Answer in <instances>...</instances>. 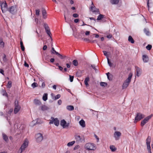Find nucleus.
<instances>
[{
  "label": "nucleus",
  "instance_id": "0e129e2a",
  "mask_svg": "<svg viewBox=\"0 0 153 153\" xmlns=\"http://www.w3.org/2000/svg\"><path fill=\"white\" fill-rule=\"evenodd\" d=\"M112 37V36L111 34H109L107 36V37L108 38H111Z\"/></svg>",
  "mask_w": 153,
  "mask_h": 153
},
{
  "label": "nucleus",
  "instance_id": "4be33fe9",
  "mask_svg": "<svg viewBox=\"0 0 153 153\" xmlns=\"http://www.w3.org/2000/svg\"><path fill=\"white\" fill-rule=\"evenodd\" d=\"M89 78L88 76L84 80L85 83L87 86L88 85V82H89Z\"/></svg>",
  "mask_w": 153,
  "mask_h": 153
},
{
  "label": "nucleus",
  "instance_id": "39448f33",
  "mask_svg": "<svg viewBox=\"0 0 153 153\" xmlns=\"http://www.w3.org/2000/svg\"><path fill=\"white\" fill-rule=\"evenodd\" d=\"M14 107V112L15 114H16L19 111L21 108V106L19 105V102L17 100H15Z\"/></svg>",
  "mask_w": 153,
  "mask_h": 153
},
{
  "label": "nucleus",
  "instance_id": "c756f323",
  "mask_svg": "<svg viewBox=\"0 0 153 153\" xmlns=\"http://www.w3.org/2000/svg\"><path fill=\"white\" fill-rule=\"evenodd\" d=\"M144 33H146V34L147 36H149L150 34V33L149 32V30L148 29L145 28L144 30Z\"/></svg>",
  "mask_w": 153,
  "mask_h": 153
},
{
  "label": "nucleus",
  "instance_id": "c9c22d12",
  "mask_svg": "<svg viewBox=\"0 0 153 153\" xmlns=\"http://www.w3.org/2000/svg\"><path fill=\"white\" fill-rule=\"evenodd\" d=\"M100 85L101 86L105 87L107 86V84L105 82H101L100 83Z\"/></svg>",
  "mask_w": 153,
  "mask_h": 153
},
{
  "label": "nucleus",
  "instance_id": "052dcab7",
  "mask_svg": "<svg viewBox=\"0 0 153 153\" xmlns=\"http://www.w3.org/2000/svg\"><path fill=\"white\" fill-rule=\"evenodd\" d=\"M62 103V101L61 100H59L58 101V104L59 105H60Z\"/></svg>",
  "mask_w": 153,
  "mask_h": 153
},
{
  "label": "nucleus",
  "instance_id": "58836bf2",
  "mask_svg": "<svg viewBox=\"0 0 153 153\" xmlns=\"http://www.w3.org/2000/svg\"><path fill=\"white\" fill-rule=\"evenodd\" d=\"M57 55H58L60 58L61 59H63L65 58L66 57V56H62V55L60 54L59 53H58V54H57Z\"/></svg>",
  "mask_w": 153,
  "mask_h": 153
},
{
  "label": "nucleus",
  "instance_id": "a19ab883",
  "mask_svg": "<svg viewBox=\"0 0 153 153\" xmlns=\"http://www.w3.org/2000/svg\"><path fill=\"white\" fill-rule=\"evenodd\" d=\"M146 48L148 50H150L152 48V46L151 45H148L146 47Z\"/></svg>",
  "mask_w": 153,
  "mask_h": 153
},
{
  "label": "nucleus",
  "instance_id": "ea45409f",
  "mask_svg": "<svg viewBox=\"0 0 153 153\" xmlns=\"http://www.w3.org/2000/svg\"><path fill=\"white\" fill-rule=\"evenodd\" d=\"M110 74L109 73V72L108 73L106 74L107 76V78L108 79L110 80H112V77L111 76H109V74Z\"/></svg>",
  "mask_w": 153,
  "mask_h": 153
},
{
  "label": "nucleus",
  "instance_id": "bb28decb",
  "mask_svg": "<svg viewBox=\"0 0 153 153\" xmlns=\"http://www.w3.org/2000/svg\"><path fill=\"white\" fill-rule=\"evenodd\" d=\"M110 148L112 152H115L117 149V148L113 145L110 146Z\"/></svg>",
  "mask_w": 153,
  "mask_h": 153
},
{
  "label": "nucleus",
  "instance_id": "412c9836",
  "mask_svg": "<svg viewBox=\"0 0 153 153\" xmlns=\"http://www.w3.org/2000/svg\"><path fill=\"white\" fill-rule=\"evenodd\" d=\"M92 6L90 8L91 10L93 12H97V11L95 10L96 8L94 6L93 3L92 2Z\"/></svg>",
  "mask_w": 153,
  "mask_h": 153
},
{
  "label": "nucleus",
  "instance_id": "1a4fd4ad",
  "mask_svg": "<svg viewBox=\"0 0 153 153\" xmlns=\"http://www.w3.org/2000/svg\"><path fill=\"white\" fill-rule=\"evenodd\" d=\"M51 120H50L49 124H51L53 123L56 126H58L59 124V121L57 118H54L52 117H51Z\"/></svg>",
  "mask_w": 153,
  "mask_h": 153
},
{
  "label": "nucleus",
  "instance_id": "3c124183",
  "mask_svg": "<svg viewBox=\"0 0 153 153\" xmlns=\"http://www.w3.org/2000/svg\"><path fill=\"white\" fill-rule=\"evenodd\" d=\"M3 95L4 96H5L7 97H8V94L6 92V91H5L3 90Z\"/></svg>",
  "mask_w": 153,
  "mask_h": 153
},
{
  "label": "nucleus",
  "instance_id": "9d476101",
  "mask_svg": "<svg viewBox=\"0 0 153 153\" xmlns=\"http://www.w3.org/2000/svg\"><path fill=\"white\" fill-rule=\"evenodd\" d=\"M44 27L47 34L50 36L51 40H52V39L51 37L52 35L50 31V29H49L48 25L46 24H44Z\"/></svg>",
  "mask_w": 153,
  "mask_h": 153
},
{
  "label": "nucleus",
  "instance_id": "f704fd0d",
  "mask_svg": "<svg viewBox=\"0 0 153 153\" xmlns=\"http://www.w3.org/2000/svg\"><path fill=\"white\" fill-rule=\"evenodd\" d=\"M51 53H52L53 54H55L57 55V54H58V53L54 49V48L53 47L51 49Z\"/></svg>",
  "mask_w": 153,
  "mask_h": 153
},
{
  "label": "nucleus",
  "instance_id": "2eb2a0df",
  "mask_svg": "<svg viewBox=\"0 0 153 153\" xmlns=\"http://www.w3.org/2000/svg\"><path fill=\"white\" fill-rule=\"evenodd\" d=\"M135 68L136 69V75L138 76H139L141 73V69L140 68L138 67L137 66H135Z\"/></svg>",
  "mask_w": 153,
  "mask_h": 153
},
{
  "label": "nucleus",
  "instance_id": "de8ad7c7",
  "mask_svg": "<svg viewBox=\"0 0 153 153\" xmlns=\"http://www.w3.org/2000/svg\"><path fill=\"white\" fill-rule=\"evenodd\" d=\"M13 108H10L9 111L7 113L8 114H10L11 113L13 112Z\"/></svg>",
  "mask_w": 153,
  "mask_h": 153
},
{
  "label": "nucleus",
  "instance_id": "79ce46f5",
  "mask_svg": "<svg viewBox=\"0 0 153 153\" xmlns=\"http://www.w3.org/2000/svg\"><path fill=\"white\" fill-rule=\"evenodd\" d=\"M103 53L104 55L107 57V58H108V52L105 51H103Z\"/></svg>",
  "mask_w": 153,
  "mask_h": 153
},
{
  "label": "nucleus",
  "instance_id": "f8f14e48",
  "mask_svg": "<svg viewBox=\"0 0 153 153\" xmlns=\"http://www.w3.org/2000/svg\"><path fill=\"white\" fill-rule=\"evenodd\" d=\"M121 133L119 131H116L114 134V137L116 140H118L121 135Z\"/></svg>",
  "mask_w": 153,
  "mask_h": 153
},
{
  "label": "nucleus",
  "instance_id": "f3484780",
  "mask_svg": "<svg viewBox=\"0 0 153 153\" xmlns=\"http://www.w3.org/2000/svg\"><path fill=\"white\" fill-rule=\"evenodd\" d=\"M80 125L83 128L85 126V122L83 120H81L79 122Z\"/></svg>",
  "mask_w": 153,
  "mask_h": 153
},
{
  "label": "nucleus",
  "instance_id": "864d4df0",
  "mask_svg": "<svg viewBox=\"0 0 153 153\" xmlns=\"http://www.w3.org/2000/svg\"><path fill=\"white\" fill-rule=\"evenodd\" d=\"M79 148V145H76L74 147V150L78 149Z\"/></svg>",
  "mask_w": 153,
  "mask_h": 153
},
{
  "label": "nucleus",
  "instance_id": "2f4dec72",
  "mask_svg": "<svg viewBox=\"0 0 153 153\" xmlns=\"http://www.w3.org/2000/svg\"><path fill=\"white\" fill-rule=\"evenodd\" d=\"M12 86V82L11 81H9L7 85V88H10Z\"/></svg>",
  "mask_w": 153,
  "mask_h": 153
},
{
  "label": "nucleus",
  "instance_id": "dca6fc26",
  "mask_svg": "<svg viewBox=\"0 0 153 153\" xmlns=\"http://www.w3.org/2000/svg\"><path fill=\"white\" fill-rule=\"evenodd\" d=\"M151 141V137L149 136L146 139V145L147 146H148L149 148L150 146V143Z\"/></svg>",
  "mask_w": 153,
  "mask_h": 153
},
{
  "label": "nucleus",
  "instance_id": "13d9d810",
  "mask_svg": "<svg viewBox=\"0 0 153 153\" xmlns=\"http://www.w3.org/2000/svg\"><path fill=\"white\" fill-rule=\"evenodd\" d=\"M45 86V84L44 82H42L41 86L42 88H44Z\"/></svg>",
  "mask_w": 153,
  "mask_h": 153
},
{
  "label": "nucleus",
  "instance_id": "338daca9",
  "mask_svg": "<svg viewBox=\"0 0 153 153\" xmlns=\"http://www.w3.org/2000/svg\"><path fill=\"white\" fill-rule=\"evenodd\" d=\"M79 21V19H75L74 20V22L76 23H77Z\"/></svg>",
  "mask_w": 153,
  "mask_h": 153
},
{
  "label": "nucleus",
  "instance_id": "423d86ee",
  "mask_svg": "<svg viewBox=\"0 0 153 153\" xmlns=\"http://www.w3.org/2000/svg\"><path fill=\"white\" fill-rule=\"evenodd\" d=\"M7 10L11 14L14 15L16 13L17 9L16 6H13L9 7Z\"/></svg>",
  "mask_w": 153,
  "mask_h": 153
},
{
  "label": "nucleus",
  "instance_id": "603ef678",
  "mask_svg": "<svg viewBox=\"0 0 153 153\" xmlns=\"http://www.w3.org/2000/svg\"><path fill=\"white\" fill-rule=\"evenodd\" d=\"M3 95L4 96H5L7 97H8V94L6 92V91H5L3 90Z\"/></svg>",
  "mask_w": 153,
  "mask_h": 153
},
{
  "label": "nucleus",
  "instance_id": "bf43d9fd",
  "mask_svg": "<svg viewBox=\"0 0 153 153\" xmlns=\"http://www.w3.org/2000/svg\"><path fill=\"white\" fill-rule=\"evenodd\" d=\"M24 66L25 67H29V65L27 64L26 61L25 62Z\"/></svg>",
  "mask_w": 153,
  "mask_h": 153
},
{
  "label": "nucleus",
  "instance_id": "4c0bfd02",
  "mask_svg": "<svg viewBox=\"0 0 153 153\" xmlns=\"http://www.w3.org/2000/svg\"><path fill=\"white\" fill-rule=\"evenodd\" d=\"M37 86H38L36 82H33L31 85V86L33 88H35L37 87Z\"/></svg>",
  "mask_w": 153,
  "mask_h": 153
},
{
  "label": "nucleus",
  "instance_id": "774afa93",
  "mask_svg": "<svg viewBox=\"0 0 153 153\" xmlns=\"http://www.w3.org/2000/svg\"><path fill=\"white\" fill-rule=\"evenodd\" d=\"M47 48V46L46 45H44L43 47V49L44 50H45Z\"/></svg>",
  "mask_w": 153,
  "mask_h": 153
},
{
  "label": "nucleus",
  "instance_id": "680f3d73",
  "mask_svg": "<svg viewBox=\"0 0 153 153\" xmlns=\"http://www.w3.org/2000/svg\"><path fill=\"white\" fill-rule=\"evenodd\" d=\"M71 64V63H70V64L67 63L66 64V66H67V68H70V67H71L70 64Z\"/></svg>",
  "mask_w": 153,
  "mask_h": 153
},
{
  "label": "nucleus",
  "instance_id": "49530a36",
  "mask_svg": "<svg viewBox=\"0 0 153 153\" xmlns=\"http://www.w3.org/2000/svg\"><path fill=\"white\" fill-rule=\"evenodd\" d=\"M40 10L39 9L36 10V14L37 16L39 15Z\"/></svg>",
  "mask_w": 153,
  "mask_h": 153
},
{
  "label": "nucleus",
  "instance_id": "e433bc0d",
  "mask_svg": "<svg viewBox=\"0 0 153 153\" xmlns=\"http://www.w3.org/2000/svg\"><path fill=\"white\" fill-rule=\"evenodd\" d=\"M72 63L75 66H76L78 65L77 61L76 59L74 60L73 61Z\"/></svg>",
  "mask_w": 153,
  "mask_h": 153
},
{
  "label": "nucleus",
  "instance_id": "a18cd8bd",
  "mask_svg": "<svg viewBox=\"0 0 153 153\" xmlns=\"http://www.w3.org/2000/svg\"><path fill=\"white\" fill-rule=\"evenodd\" d=\"M70 80L71 82H72L73 81L74 76L71 75H69Z\"/></svg>",
  "mask_w": 153,
  "mask_h": 153
},
{
  "label": "nucleus",
  "instance_id": "f257e3e1",
  "mask_svg": "<svg viewBox=\"0 0 153 153\" xmlns=\"http://www.w3.org/2000/svg\"><path fill=\"white\" fill-rule=\"evenodd\" d=\"M75 139L77 143H84L85 142V137L82 135L76 134L74 135Z\"/></svg>",
  "mask_w": 153,
  "mask_h": 153
},
{
  "label": "nucleus",
  "instance_id": "69168bd1",
  "mask_svg": "<svg viewBox=\"0 0 153 153\" xmlns=\"http://www.w3.org/2000/svg\"><path fill=\"white\" fill-rule=\"evenodd\" d=\"M55 59L54 58H51L50 59V62L52 63H53L54 62Z\"/></svg>",
  "mask_w": 153,
  "mask_h": 153
},
{
  "label": "nucleus",
  "instance_id": "f03ea898",
  "mask_svg": "<svg viewBox=\"0 0 153 153\" xmlns=\"http://www.w3.org/2000/svg\"><path fill=\"white\" fill-rule=\"evenodd\" d=\"M85 148L87 150H95L97 149L96 145L92 143H88L85 145Z\"/></svg>",
  "mask_w": 153,
  "mask_h": 153
},
{
  "label": "nucleus",
  "instance_id": "393cba45",
  "mask_svg": "<svg viewBox=\"0 0 153 153\" xmlns=\"http://www.w3.org/2000/svg\"><path fill=\"white\" fill-rule=\"evenodd\" d=\"M34 102L35 104L37 105H40L41 104V101L38 100H34Z\"/></svg>",
  "mask_w": 153,
  "mask_h": 153
},
{
  "label": "nucleus",
  "instance_id": "7ed1b4c3",
  "mask_svg": "<svg viewBox=\"0 0 153 153\" xmlns=\"http://www.w3.org/2000/svg\"><path fill=\"white\" fill-rule=\"evenodd\" d=\"M132 76V74L130 73L129 74L128 77L126 80L123 84L122 87L123 89H125L128 86L129 84L131 81Z\"/></svg>",
  "mask_w": 153,
  "mask_h": 153
},
{
  "label": "nucleus",
  "instance_id": "20e7f679",
  "mask_svg": "<svg viewBox=\"0 0 153 153\" xmlns=\"http://www.w3.org/2000/svg\"><path fill=\"white\" fill-rule=\"evenodd\" d=\"M28 141L27 139H25L23 142V144L21 146V147L18 151V153H22V152L25 150L28 146Z\"/></svg>",
  "mask_w": 153,
  "mask_h": 153
},
{
  "label": "nucleus",
  "instance_id": "5701e85b",
  "mask_svg": "<svg viewBox=\"0 0 153 153\" xmlns=\"http://www.w3.org/2000/svg\"><path fill=\"white\" fill-rule=\"evenodd\" d=\"M128 40L129 42H130L132 44H133L134 42V40L131 36H128Z\"/></svg>",
  "mask_w": 153,
  "mask_h": 153
},
{
  "label": "nucleus",
  "instance_id": "0eeeda50",
  "mask_svg": "<svg viewBox=\"0 0 153 153\" xmlns=\"http://www.w3.org/2000/svg\"><path fill=\"white\" fill-rule=\"evenodd\" d=\"M145 117V116L144 114H141L140 113H137L136 116L135 118V122H137L140 120Z\"/></svg>",
  "mask_w": 153,
  "mask_h": 153
},
{
  "label": "nucleus",
  "instance_id": "4468645a",
  "mask_svg": "<svg viewBox=\"0 0 153 153\" xmlns=\"http://www.w3.org/2000/svg\"><path fill=\"white\" fill-rule=\"evenodd\" d=\"M60 125L63 128H65L66 127L69 126V123L67 124L66 121L64 120H62L61 121Z\"/></svg>",
  "mask_w": 153,
  "mask_h": 153
},
{
  "label": "nucleus",
  "instance_id": "a211bd4d",
  "mask_svg": "<svg viewBox=\"0 0 153 153\" xmlns=\"http://www.w3.org/2000/svg\"><path fill=\"white\" fill-rule=\"evenodd\" d=\"M144 62H147L149 60V58L148 56L146 55H144L142 56Z\"/></svg>",
  "mask_w": 153,
  "mask_h": 153
},
{
  "label": "nucleus",
  "instance_id": "72a5a7b5",
  "mask_svg": "<svg viewBox=\"0 0 153 153\" xmlns=\"http://www.w3.org/2000/svg\"><path fill=\"white\" fill-rule=\"evenodd\" d=\"M104 16L103 15L100 14L98 16L97 19L98 20H100L103 18Z\"/></svg>",
  "mask_w": 153,
  "mask_h": 153
},
{
  "label": "nucleus",
  "instance_id": "6ab92c4d",
  "mask_svg": "<svg viewBox=\"0 0 153 153\" xmlns=\"http://www.w3.org/2000/svg\"><path fill=\"white\" fill-rule=\"evenodd\" d=\"M41 109L42 111H44L48 110L49 108L45 105H42L41 106Z\"/></svg>",
  "mask_w": 153,
  "mask_h": 153
},
{
  "label": "nucleus",
  "instance_id": "6e6d98bb",
  "mask_svg": "<svg viewBox=\"0 0 153 153\" xmlns=\"http://www.w3.org/2000/svg\"><path fill=\"white\" fill-rule=\"evenodd\" d=\"M147 149L148 150L149 153H152L151 152V147L149 146V148L148 146H147Z\"/></svg>",
  "mask_w": 153,
  "mask_h": 153
},
{
  "label": "nucleus",
  "instance_id": "a878e982",
  "mask_svg": "<svg viewBox=\"0 0 153 153\" xmlns=\"http://www.w3.org/2000/svg\"><path fill=\"white\" fill-rule=\"evenodd\" d=\"M67 109L69 111H72L74 109V107L72 105H69L67 106Z\"/></svg>",
  "mask_w": 153,
  "mask_h": 153
},
{
  "label": "nucleus",
  "instance_id": "b1692460",
  "mask_svg": "<svg viewBox=\"0 0 153 153\" xmlns=\"http://www.w3.org/2000/svg\"><path fill=\"white\" fill-rule=\"evenodd\" d=\"M119 1V0H111L110 2L113 4H117Z\"/></svg>",
  "mask_w": 153,
  "mask_h": 153
},
{
  "label": "nucleus",
  "instance_id": "aec40b11",
  "mask_svg": "<svg viewBox=\"0 0 153 153\" xmlns=\"http://www.w3.org/2000/svg\"><path fill=\"white\" fill-rule=\"evenodd\" d=\"M42 13L43 18L44 19H45L47 18V13L46 10L44 9H42Z\"/></svg>",
  "mask_w": 153,
  "mask_h": 153
},
{
  "label": "nucleus",
  "instance_id": "4d7b16f0",
  "mask_svg": "<svg viewBox=\"0 0 153 153\" xmlns=\"http://www.w3.org/2000/svg\"><path fill=\"white\" fill-rule=\"evenodd\" d=\"M0 73L3 75H4V71L1 69H0Z\"/></svg>",
  "mask_w": 153,
  "mask_h": 153
},
{
  "label": "nucleus",
  "instance_id": "e2e57ef3",
  "mask_svg": "<svg viewBox=\"0 0 153 153\" xmlns=\"http://www.w3.org/2000/svg\"><path fill=\"white\" fill-rule=\"evenodd\" d=\"M58 67L59 68V69L61 71H63V68L61 66H58Z\"/></svg>",
  "mask_w": 153,
  "mask_h": 153
},
{
  "label": "nucleus",
  "instance_id": "9b49d317",
  "mask_svg": "<svg viewBox=\"0 0 153 153\" xmlns=\"http://www.w3.org/2000/svg\"><path fill=\"white\" fill-rule=\"evenodd\" d=\"M35 138L36 139L37 142H41L43 139V137L42 134L38 133L35 135Z\"/></svg>",
  "mask_w": 153,
  "mask_h": 153
},
{
  "label": "nucleus",
  "instance_id": "c85d7f7f",
  "mask_svg": "<svg viewBox=\"0 0 153 153\" xmlns=\"http://www.w3.org/2000/svg\"><path fill=\"white\" fill-rule=\"evenodd\" d=\"M48 99V94L47 93L44 94L42 97V99L44 101H46Z\"/></svg>",
  "mask_w": 153,
  "mask_h": 153
},
{
  "label": "nucleus",
  "instance_id": "473e14b6",
  "mask_svg": "<svg viewBox=\"0 0 153 153\" xmlns=\"http://www.w3.org/2000/svg\"><path fill=\"white\" fill-rule=\"evenodd\" d=\"M75 141H73L68 143L67 144V146H73L75 143Z\"/></svg>",
  "mask_w": 153,
  "mask_h": 153
},
{
  "label": "nucleus",
  "instance_id": "37998d69",
  "mask_svg": "<svg viewBox=\"0 0 153 153\" xmlns=\"http://www.w3.org/2000/svg\"><path fill=\"white\" fill-rule=\"evenodd\" d=\"M107 60H108V63L109 65L111 67L112 65V64L111 63V62L110 61V60L108 58H107Z\"/></svg>",
  "mask_w": 153,
  "mask_h": 153
},
{
  "label": "nucleus",
  "instance_id": "09e8293b",
  "mask_svg": "<svg viewBox=\"0 0 153 153\" xmlns=\"http://www.w3.org/2000/svg\"><path fill=\"white\" fill-rule=\"evenodd\" d=\"M0 45L2 48H4V42H0Z\"/></svg>",
  "mask_w": 153,
  "mask_h": 153
},
{
  "label": "nucleus",
  "instance_id": "ddd939ff",
  "mask_svg": "<svg viewBox=\"0 0 153 153\" xmlns=\"http://www.w3.org/2000/svg\"><path fill=\"white\" fill-rule=\"evenodd\" d=\"M150 118L149 116L147 117L142 121L140 125L141 126H143L148 122Z\"/></svg>",
  "mask_w": 153,
  "mask_h": 153
},
{
  "label": "nucleus",
  "instance_id": "cd10ccee",
  "mask_svg": "<svg viewBox=\"0 0 153 153\" xmlns=\"http://www.w3.org/2000/svg\"><path fill=\"white\" fill-rule=\"evenodd\" d=\"M20 44L22 50L23 51H24L25 50V48L23 44V42L22 40H21V41H20Z\"/></svg>",
  "mask_w": 153,
  "mask_h": 153
},
{
  "label": "nucleus",
  "instance_id": "c03bdc74",
  "mask_svg": "<svg viewBox=\"0 0 153 153\" xmlns=\"http://www.w3.org/2000/svg\"><path fill=\"white\" fill-rule=\"evenodd\" d=\"M3 60L4 62H6L7 61V59L6 58V55L4 54L3 58Z\"/></svg>",
  "mask_w": 153,
  "mask_h": 153
},
{
  "label": "nucleus",
  "instance_id": "6e6552de",
  "mask_svg": "<svg viewBox=\"0 0 153 153\" xmlns=\"http://www.w3.org/2000/svg\"><path fill=\"white\" fill-rule=\"evenodd\" d=\"M0 5L1 7L2 11L3 13L5 12L7 10V5L5 1V2L3 1L1 2Z\"/></svg>",
  "mask_w": 153,
  "mask_h": 153
},
{
  "label": "nucleus",
  "instance_id": "7c9ffc66",
  "mask_svg": "<svg viewBox=\"0 0 153 153\" xmlns=\"http://www.w3.org/2000/svg\"><path fill=\"white\" fill-rule=\"evenodd\" d=\"M3 138L4 140L6 142H7L8 140V139L7 136L5 134H3Z\"/></svg>",
  "mask_w": 153,
  "mask_h": 153
},
{
  "label": "nucleus",
  "instance_id": "8fccbe9b",
  "mask_svg": "<svg viewBox=\"0 0 153 153\" xmlns=\"http://www.w3.org/2000/svg\"><path fill=\"white\" fill-rule=\"evenodd\" d=\"M60 97V95L59 94L57 95L55 97V100H56L59 98Z\"/></svg>",
  "mask_w": 153,
  "mask_h": 153
},
{
  "label": "nucleus",
  "instance_id": "5fc2aeb1",
  "mask_svg": "<svg viewBox=\"0 0 153 153\" xmlns=\"http://www.w3.org/2000/svg\"><path fill=\"white\" fill-rule=\"evenodd\" d=\"M73 16L74 18H77L78 17L79 15L76 13H74L73 15Z\"/></svg>",
  "mask_w": 153,
  "mask_h": 153
}]
</instances>
